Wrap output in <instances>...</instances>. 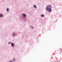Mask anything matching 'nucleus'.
<instances>
[{
    "label": "nucleus",
    "mask_w": 62,
    "mask_h": 62,
    "mask_svg": "<svg viewBox=\"0 0 62 62\" xmlns=\"http://www.w3.org/2000/svg\"><path fill=\"white\" fill-rule=\"evenodd\" d=\"M13 35V36H15V33H14Z\"/></svg>",
    "instance_id": "0eeeda50"
},
{
    "label": "nucleus",
    "mask_w": 62,
    "mask_h": 62,
    "mask_svg": "<svg viewBox=\"0 0 62 62\" xmlns=\"http://www.w3.org/2000/svg\"><path fill=\"white\" fill-rule=\"evenodd\" d=\"M46 9L49 12H51L52 11V9L50 8H49L48 7H46Z\"/></svg>",
    "instance_id": "f257e3e1"
},
{
    "label": "nucleus",
    "mask_w": 62,
    "mask_h": 62,
    "mask_svg": "<svg viewBox=\"0 0 62 62\" xmlns=\"http://www.w3.org/2000/svg\"><path fill=\"white\" fill-rule=\"evenodd\" d=\"M10 43H9V44H10Z\"/></svg>",
    "instance_id": "f8f14e48"
},
{
    "label": "nucleus",
    "mask_w": 62,
    "mask_h": 62,
    "mask_svg": "<svg viewBox=\"0 0 62 62\" xmlns=\"http://www.w3.org/2000/svg\"><path fill=\"white\" fill-rule=\"evenodd\" d=\"M34 8H37V6H36V5H34Z\"/></svg>",
    "instance_id": "39448f33"
},
{
    "label": "nucleus",
    "mask_w": 62,
    "mask_h": 62,
    "mask_svg": "<svg viewBox=\"0 0 62 62\" xmlns=\"http://www.w3.org/2000/svg\"><path fill=\"white\" fill-rule=\"evenodd\" d=\"M41 17H44V15H42L41 16Z\"/></svg>",
    "instance_id": "20e7f679"
},
{
    "label": "nucleus",
    "mask_w": 62,
    "mask_h": 62,
    "mask_svg": "<svg viewBox=\"0 0 62 62\" xmlns=\"http://www.w3.org/2000/svg\"><path fill=\"white\" fill-rule=\"evenodd\" d=\"M0 17H3V15L2 14L0 15Z\"/></svg>",
    "instance_id": "423d86ee"
},
{
    "label": "nucleus",
    "mask_w": 62,
    "mask_h": 62,
    "mask_svg": "<svg viewBox=\"0 0 62 62\" xmlns=\"http://www.w3.org/2000/svg\"><path fill=\"white\" fill-rule=\"evenodd\" d=\"M60 52H61V51H60Z\"/></svg>",
    "instance_id": "ddd939ff"
},
{
    "label": "nucleus",
    "mask_w": 62,
    "mask_h": 62,
    "mask_svg": "<svg viewBox=\"0 0 62 62\" xmlns=\"http://www.w3.org/2000/svg\"><path fill=\"white\" fill-rule=\"evenodd\" d=\"M23 17H26V15L25 14H23Z\"/></svg>",
    "instance_id": "f03ea898"
},
{
    "label": "nucleus",
    "mask_w": 62,
    "mask_h": 62,
    "mask_svg": "<svg viewBox=\"0 0 62 62\" xmlns=\"http://www.w3.org/2000/svg\"><path fill=\"white\" fill-rule=\"evenodd\" d=\"M11 45L13 47V46H14V44L13 43H11Z\"/></svg>",
    "instance_id": "7ed1b4c3"
},
{
    "label": "nucleus",
    "mask_w": 62,
    "mask_h": 62,
    "mask_svg": "<svg viewBox=\"0 0 62 62\" xmlns=\"http://www.w3.org/2000/svg\"><path fill=\"white\" fill-rule=\"evenodd\" d=\"M9 62H12V61H10Z\"/></svg>",
    "instance_id": "9d476101"
},
{
    "label": "nucleus",
    "mask_w": 62,
    "mask_h": 62,
    "mask_svg": "<svg viewBox=\"0 0 62 62\" xmlns=\"http://www.w3.org/2000/svg\"><path fill=\"white\" fill-rule=\"evenodd\" d=\"M7 11H9V9H8V8H7Z\"/></svg>",
    "instance_id": "6e6552de"
},
{
    "label": "nucleus",
    "mask_w": 62,
    "mask_h": 62,
    "mask_svg": "<svg viewBox=\"0 0 62 62\" xmlns=\"http://www.w3.org/2000/svg\"><path fill=\"white\" fill-rule=\"evenodd\" d=\"M15 61V59H14L13 61Z\"/></svg>",
    "instance_id": "1a4fd4ad"
},
{
    "label": "nucleus",
    "mask_w": 62,
    "mask_h": 62,
    "mask_svg": "<svg viewBox=\"0 0 62 62\" xmlns=\"http://www.w3.org/2000/svg\"><path fill=\"white\" fill-rule=\"evenodd\" d=\"M31 27L32 28H33V27Z\"/></svg>",
    "instance_id": "9b49d317"
}]
</instances>
